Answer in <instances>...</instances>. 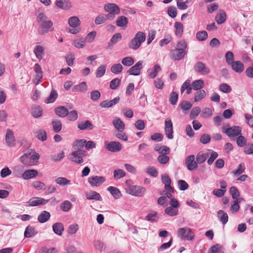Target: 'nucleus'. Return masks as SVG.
I'll use <instances>...</instances> for the list:
<instances>
[{
    "label": "nucleus",
    "mask_w": 253,
    "mask_h": 253,
    "mask_svg": "<svg viewBox=\"0 0 253 253\" xmlns=\"http://www.w3.org/2000/svg\"><path fill=\"white\" fill-rule=\"evenodd\" d=\"M37 20L39 25L38 33L40 35H43L49 31H53V22L48 20L47 16L43 13L39 14Z\"/></svg>",
    "instance_id": "1"
},
{
    "label": "nucleus",
    "mask_w": 253,
    "mask_h": 253,
    "mask_svg": "<svg viewBox=\"0 0 253 253\" xmlns=\"http://www.w3.org/2000/svg\"><path fill=\"white\" fill-rule=\"evenodd\" d=\"M145 39L146 36L143 32H137L135 37L129 42V48L133 50L137 49L140 46L141 43L145 41Z\"/></svg>",
    "instance_id": "2"
},
{
    "label": "nucleus",
    "mask_w": 253,
    "mask_h": 253,
    "mask_svg": "<svg viewBox=\"0 0 253 253\" xmlns=\"http://www.w3.org/2000/svg\"><path fill=\"white\" fill-rule=\"evenodd\" d=\"M104 10L108 12L107 16H109L110 19L112 20L116 16L120 13V7L115 3H108L104 5Z\"/></svg>",
    "instance_id": "3"
},
{
    "label": "nucleus",
    "mask_w": 253,
    "mask_h": 253,
    "mask_svg": "<svg viewBox=\"0 0 253 253\" xmlns=\"http://www.w3.org/2000/svg\"><path fill=\"white\" fill-rule=\"evenodd\" d=\"M22 167L17 166L15 167L14 169V173L17 177H22L24 179H29L36 177L38 174V171L35 169H29L25 170L21 175L20 170L21 169Z\"/></svg>",
    "instance_id": "4"
},
{
    "label": "nucleus",
    "mask_w": 253,
    "mask_h": 253,
    "mask_svg": "<svg viewBox=\"0 0 253 253\" xmlns=\"http://www.w3.org/2000/svg\"><path fill=\"white\" fill-rule=\"evenodd\" d=\"M177 236L182 240L192 241L195 237V234L188 227L180 228L177 230Z\"/></svg>",
    "instance_id": "5"
},
{
    "label": "nucleus",
    "mask_w": 253,
    "mask_h": 253,
    "mask_svg": "<svg viewBox=\"0 0 253 253\" xmlns=\"http://www.w3.org/2000/svg\"><path fill=\"white\" fill-rule=\"evenodd\" d=\"M242 128L239 126L230 127L229 125L222 127V131L228 137L233 138L241 134Z\"/></svg>",
    "instance_id": "6"
},
{
    "label": "nucleus",
    "mask_w": 253,
    "mask_h": 253,
    "mask_svg": "<svg viewBox=\"0 0 253 253\" xmlns=\"http://www.w3.org/2000/svg\"><path fill=\"white\" fill-rule=\"evenodd\" d=\"M144 187L138 185H129L126 189V193L133 196L142 197L145 192Z\"/></svg>",
    "instance_id": "7"
},
{
    "label": "nucleus",
    "mask_w": 253,
    "mask_h": 253,
    "mask_svg": "<svg viewBox=\"0 0 253 253\" xmlns=\"http://www.w3.org/2000/svg\"><path fill=\"white\" fill-rule=\"evenodd\" d=\"M81 21L77 16H72L68 19V24L69 26L72 27V29L69 30V32L73 34H77L81 31V28L79 27Z\"/></svg>",
    "instance_id": "8"
},
{
    "label": "nucleus",
    "mask_w": 253,
    "mask_h": 253,
    "mask_svg": "<svg viewBox=\"0 0 253 253\" xmlns=\"http://www.w3.org/2000/svg\"><path fill=\"white\" fill-rule=\"evenodd\" d=\"M195 72L202 75H208L210 73V69L202 62H197L194 66Z\"/></svg>",
    "instance_id": "9"
},
{
    "label": "nucleus",
    "mask_w": 253,
    "mask_h": 253,
    "mask_svg": "<svg viewBox=\"0 0 253 253\" xmlns=\"http://www.w3.org/2000/svg\"><path fill=\"white\" fill-rule=\"evenodd\" d=\"M186 54V51H182L176 48L170 50L169 56L173 61H178L183 59Z\"/></svg>",
    "instance_id": "10"
},
{
    "label": "nucleus",
    "mask_w": 253,
    "mask_h": 253,
    "mask_svg": "<svg viewBox=\"0 0 253 253\" xmlns=\"http://www.w3.org/2000/svg\"><path fill=\"white\" fill-rule=\"evenodd\" d=\"M48 202V200L40 197H33L27 202V206L29 207H35L43 205Z\"/></svg>",
    "instance_id": "11"
},
{
    "label": "nucleus",
    "mask_w": 253,
    "mask_h": 253,
    "mask_svg": "<svg viewBox=\"0 0 253 253\" xmlns=\"http://www.w3.org/2000/svg\"><path fill=\"white\" fill-rule=\"evenodd\" d=\"M105 181L106 178L104 176L95 175L89 177L88 178V183L92 186H99Z\"/></svg>",
    "instance_id": "12"
},
{
    "label": "nucleus",
    "mask_w": 253,
    "mask_h": 253,
    "mask_svg": "<svg viewBox=\"0 0 253 253\" xmlns=\"http://www.w3.org/2000/svg\"><path fill=\"white\" fill-rule=\"evenodd\" d=\"M105 146L106 149L112 152H119L122 149V144L118 141L106 142Z\"/></svg>",
    "instance_id": "13"
},
{
    "label": "nucleus",
    "mask_w": 253,
    "mask_h": 253,
    "mask_svg": "<svg viewBox=\"0 0 253 253\" xmlns=\"http://www.w3.org/2000/svg\"><path fill=\"white\" fill-rule=\"evenodd\" d=\"M165 132L167 137L171 139L173 138V125L171 121L169 119H166L165 122Z\"/></svg>",
    "instance_id": "14"
},
{
    "label": "nucleus",
    "mask_w": 253,
    "mask_h": 253,
    "mask_svg": "<svg viewBox=\"0 0 253 253\" xmlns=\"http://www.w3.org/2000/svg\"><path fill=\"white\" fill-rule=\"evenodd\" d=\"M5 142L10 147H14L16 145L14 135L12 131L8 129L5 135Z\"/></svg>",
    "instance_id": "15"
},
{
    "label": "nucleus",
    "mask_w": 253,
    "mask_h": 253,
    "mask_svg": "<svg viewBox=\"0 0 253 253\" xmlns=\"http://www.w3.org/2000/svg\"><path fill=\"white\" fill-rule=\"evenodd\" d=\"M185 164L189 170H192L198 167L197 162L195 161V156L191 155L187 157Z\"/></svg>",
    "instance_id": "16"
},
{
    "label": "nucleus",
    "mask_w": 253,
    "mask_h": 253,
    "mask_svg": "<svg viewBox=\"0 0 253 253\" xmlns=\"http://www.w3.org/2000/svg\"><path fill=\"white\" fill-rule=\"evenodd\" d=\"M142 61H139L129 69L127 71V73H128L130 75H139L142 68Z\"/></svg>",
    "instance_id": "17"
},
{
    "label": "nucleus",
    "mask_w": 253,
    "mask_h": 253,
    "mask_svg": "<svg viewBox=\"0 0 253 253\" xmlns=\"http://www.w3.org/2000/svg\"><path fill=\"white\" fill-rule=\"evenodd\" d=\"M78 127L80 130H92L93 128V125L92 123L88 120H86L84 122H81L79 123L78 125Z\"/></svg>",
    "instance_id": "18"
},
{
    "label": "nucleus",
    "mask_w": 253,
    "mask_h": 253,
    "mask_svg": "<svg viewBox=\"0 0 253 253\" xmlns=\"http://www.w3.org/2000/svg\"><path fill=\"white\" fill-rule=\"evenodd\" d=\"M52 229L55 234L61 236L64 230V225L61 222H56L52 225Z\"/></svg>",
    "instance_id": "19"
},
{
    "label": "nucleus",
    "mask_w": 253,
    "mask_h": 253,
    "mask_svg": "<svg viewBox=\"0 0 253 253\" xmlns=\"http://www.w3.org/2000/svg\"><path fill=\"white\" fill-rule=\"evenodd\" d=\"M112 123L115 128L119 131H123L125 129V124L120 118H116Z\"/></svg>",
    "instance_id": "20"
},
{
    "label": "nucleus",
    "mask_w": 253,
    "mask_h": 253,
    "mask_svg": "<svg viewBox=\"0 0 253 253\" xmlns=\"http://www.w3.org/2000/svg\"><path fill=\"white\" fill-rule=\"evenodd\" d=\"M226 17L225 11L222 9H220L215 18V20L218 24H221L225 21Z\"/></svg>",
    "instance_id": "21"
},
{
    "label": "nucleus",
    "mask_w": 253,
    "mask_h": 253,
    "mask_svg": "<svg viewBox=\"0 0 253 253\" xmlns=\"http://www.w3.org/2000/svg\"><path fill=\"white\" fill-rule=\"evenodd\" d=\"M233 70L237 73H241L243 71L244 69V64L239 61H234L230 64Z\"/></svg>",
    "instance_id": "22"
},
{
    "label": "nucleus",
    "mask_w": 253,
    "mask_h": 253,
    "mask_svg": "<svg viewBox=\"0 0 253 253\" xmlns=\"http://www.w3.org/2000/svg\"><path fill=\"white\" fill-rule=\"evenodd\" d=\"M87 89L86 83L83 82L81 83L75 85L72 89L73 92H85Z\"/></svg>",
    "instance_id": "23"
},
{
    "label": "nucleus",
    "mask_w": 253,
    "mask_h": 253,
    "mask_svg": "<svg viewBox=\"0 0 253 253\" xmlns=\"http://www.w3.org/2000/svg\"><path fill=\"white\" fill-rule=\"evenodd\" d=\"M55 114L59 117L64 118L68 114V109L64 106H59L54 110Z\"/></svg>",
    "instance_id": "24"
},
{
    "label": "nucleus",
    "mask_w": 253,
    "mask_h": 253,
    "mask_svg": "<svg viewBox=\"0 0 253 253\" xmlns=\"http://www.w3.org/2000/svg\"><path fill=\"white\" fill-rule=\"evenodd\" d=\"M20 161L24 165L28 166H34L36 165V163L34 162V161L31 159L30 156L26 154L20 157Z\"/></svg>",
    "instance_id": "25"
},
{
    "label": "nucleus",
    "mask_w": 253,
    "mask_h": 253,
    "mask_svg": "<svg viewBox=\"0 0 253 253\" xmlns=\"http://www.w3.org/2000/svg\"><path fill=\"white\" fill-rule=\"evenodd\" d=\"M217 216L223 225H225L228 221V214L222 210H219L217 211Z\"/></svg>",
    "instance_id": "26"
},
{
    "label": "nucleus",
    "mask_w": 253,
    "mask_h": 253,
    "mask_svg": "<svg viewBox=\"0 0 253 253\" xmlns=\"http://www.w3.org/2000/svg\"><path fill=\"white\" fill-rule=\"evenodd\" d=\"M38 232L34 227L31 226H28L24 232V236L26 238H31L37 234Z\"/></svg>",
    "instance_id": "27"
},
{
    "label": "nucleus",
    "mask_w": 253,
    "mask_h": 253,
    "mask_svg": "<svg viewBox=\"0 0 253 253\" xmlns=\"http://www.w3.org/2000/svg\"><path fill=\"white\" fill-rule=\"evenodd\" d=\"M85 197L88 200H94L100 201L101 200L100 195L94 191H91L85 194Z\"/></svg>",
    "instance_id": "28"
},
{
    "label": "nucleus",
    "mask_w": 253,
    "mask_h": 253,
    "mask_svg": "<svg viewBox=\"0 0 253 253\" xmlns=\"http://www.w3.org/2000/svg\"><path fill=\"white\" fill-rule=\"evenodd\" d=\"M107 190L110 192V193L116 199H120L122 197L121 191L117 187L114 186H110L107 188Z\"/></svg>",
    "instance_id": "29"
},
{
    "label": "nucleus",
    "mask_w": 253,
    "mask_h": 253,
    "mask_svg": "<svg viewBox=\"0 0 253 253\" xmlns=\"http://www.w3.org/2000/svg\"><path fill=\"white\" fill-rule=\"evenodd\" d=\"M108 20H111L109 16H107V14H102L99 15L96 17L95 23L96 25H100L106 23Z\"/></svg>",
    "instance_id": "30"
},
{
    "label": "nucleus",
    "mask_w": 253,
    "mask_h": 253,
    "mask_svg": "<svg viewBox=\"0 0 253 253\" xmlns=\"http://www.w3.org/2000/svg\"><path fill=\"white\" fill-rule=\"evenodd\" d=\"M34 52L36 57L38 59L41 60L43 57L44 48L41 45H37L34 48Z\"/></svg>",
    "instance_id": "31"
},
{
    "label": "nucleus",
    "mask_w": 253,
    "mask_h": 253,
    "mask_svg": "<svg viewBox=\"0 0 253 253\" xmlns=\"http://www.w3.org/2000/svg\"><path fill=\"white\" fill-rule=\"evenodd\" d=\"M50 214L47 211H42L38 216V220L40 223L46 222L50 218Z\"/></svg>",
    "instance_id": "32"
},
{
    "label": "nucleus",
    "mask_w": 253,
    "mask_h": 253,
    "mask_svg": "<svg viewBox=\"0 0 253 253\" xmlns=\"http://www.w3.org/2000/svg\"><path fill=\"white\" fill-rule=\"evenodd\" d=\"M161 70V68L159 65H155L154 69H149L148 70V76L151 79L155 78L159 72Z\"/></svg>",
    "instance_id": "33"
},
{
    "label": "nucleus",
    "mask_w": 253,
    "mask_h": 253,
    "mask_svg": "<svg viewBox=\"0 0 253 253\" xmlns=\"http://www.w3.org/2000/svg\"><path fill=\"white\" fill-rule=\"evenodd\" d=\"M56 5L57 7L64 9H68L71 7L70 3L66 0H56Z\"/></svg>",
    "instance_id": "34"
},
{
    "label": "nucleus",
    "mask_w": 253,
    "mask_h": 253,
    "mask_svg": "<svg viewBox=\"0 0 253 253\" xmlns=\"http://www.w3.org/2000/svg\"><path fill=\"white\" fill-rule=\"evenodd\" d=\"M42 107L39 106H34L32 108V115L36 118L40 117L42 115Z\"/></svg>",
    "instance_id": "35"
},
{
    "label": "nucleus",
    "mask_w": 253,
    "mask_h": 253,
    "mask_svg": "<svg viewBox=\"0 0 253 253\" xmlns=\"http://www.w3.org/2000/svg\"><path fill=\"white\" fill-rule=\"evenodd\" d=\"M128 19L124 16H119L116 20V23L117 26L120 27H126L128 24Z\"/></svg>",
    "instance_id": "36"
},
{
    "label": "nucleus",
    "mask_w": 253,
    "mask_h": 253,
    "mask_svg": "<svg viewBox=\"0 0 253 253\" xmlns=\"http://www.w3.org/2000/svg\"><path fill=\"white\" fill-rule=\"evenodd\" d=\"M191 86L194 90H200L204 86V82L201 79L194 81L192 83Z\"/></svg>",
    "instance_id": "37"
},
{
    "label": "nucleus",
    "mask_w": 253,
    "mask_h": 253,
    "mask_svg": "<svg viewBox=\"0 0 253 253\" xmlns=\"http://www.w3.org/2000/svg\"><path fill=\"white\" fill-rule=\"evenodd\" d=\"M36 137L40 140L44 141L47 139L46 131L42 129H39L35 132Z\"/></svg>",
    "instance_id": "38"
},
{
    "label": "nucleus",
    "mask_w": 253,
    "mask_h": 253,
    "mask_svg": "<svg viewBox=\"0 0 253 253\" xmlns=\"http://www.w3.org/2000/svg\"><path fill=\"white\" fill-rule=\"evenodd\" d=\"M53 129L55 132H59L62 129V123L57 119H54L51 122Z\"/></svg>",
    "instance_id": "39"
},
{
    "label": "nucleus",
    "mask_w": 253,
    "mask_h": 253,
    "mask_svg": "<svg viewBox=\"0 0 253 253\" xmlns=\"http://www.w3.org/2000/svg\"><path fill=\"white\" fill-rule=\"evenodd\" d=\"M175 28V34L177 37H181L183 32V26L182 24L179 22H176L174 24Z\"/></svg>",
    "instance_id": "40"
},
{
    "label": "nucleus",
    "mask_w": 253,
    "mask_h": 253,
    "mask_svg": "<svg viewBox=\"0 0 253 253\" xmlns=\"http://www.w3.org/2000/svg\"><path fill=\"white\" fill-rule=\"evenodd\" d=\"M74 151L72 152L70 154V159L71 161L77 163L81 164L84 162L83 157L80 155L74 154Z\"/></svg>",
    "instance_id": "41"
},
{
    "label": "nucleus",
    "mask_w": 253,
    "mask_h": 253,
    "mask_svg": "<svg viewBox=\"0 0 253 253\" xmlns=\"http://www.w3.org/2000/svg\"><path fill=\"white\" fill-rule=\"evenodd\" d=\"M123 67L120 63L113 65L111 68V71L115 74H119L123 71Z\"/></svg>",
    "instance_id": "42"
},
{
    "label": "nucleus",
    "mask_w": 253,
    "mask_h": 253,
    "mask_svg": "<svg viewBox=\"0 0 253 253\" xmlns=\"http://www.w3.org/2000/svg\"><path fill=\"white\" fill-rule=\"evenodd\" d=\"M72 207L71 203L68 200H66L61 204L60 208L63 211L67 212L71 210Z\"/></svg>",
    "instance_id": "43"
},
{
    "label": "nucleus",
    "mask_w": 253,
    "mask_h": 253,
    "mask_svg": "<svg viewBox=\"0 0 253 253\" xmlns=\"http://www.w3.org/2000/svg\"><path fill=\"white\" fill-rule=\"evenodd\" d=\"M206 95V92L204 90L201 89L197 91L194 97V102H198L204 98Z\"/></svg>",
    "instance_id": "44"
},
{
    "label": "nucleus",
    "mask_w": 253,
    "mask_h": 253,
    "mask_svg": "<svg viewBox=\"0 0 253 253\" xmlns=\"http://www.w3.org/2000/svg\"><path fill=\"white\" fill-rule=\"evenodd\" d=\"M58 96V93L55 90H52L50 95L45 100L46 103H50L54 102Z\"/></svg>",
    "instance_id": "45"
},
{
    "label": "nucleus",
    "mask_w": 253,
    "mask_h": 253,
    "mask_svg": "<svg viewBox=\"0 0 253 253\" xmlns=\"http://www.w3.org/2000/svg\"><path fill=\"white\" fill-rule=\"evenodd\" d=\"M114 178L119 179L126 175V172L122 169H116L113 171Z\"/></svg>",
    "instance_id": "46"
},
{
    "label": "nucleus",
    "mask_w": 253,
    "mask_h": 253,
    "mask_svg": "<svg viewBox=\"0 0 253 253\" xmlns=\"http://www.w3.org/2000/svg\"><path fill=\"white\" fill-rule=\"evenodd\" d=\"M55 182L61 186H65L71 184L70 180L67 179L66 178L59 177L55 179Z\"/></svg>",
    "instance_id": "47"
},
{
    "label": "nucleus",
    "mask_w": 253,
    "mask_h": 253,
    "mask_svg": "<svg viewBox=\"0 0 253 253\" xmlns=\"http://www.w3.org/2000/svg\"><path fill=\"white\" fill-rule=\"evenodd\" d=\"M145 219L150 222H157L159 219L157 212L156 211H153L152 212L148 214L145 217Z\"/></svg>",
    "instance_id": "48"
},
{
    "label": "nucleus",
    "mask_w": 253,
    "mask_h": 253,
    "mask_svg": "<svg viewBox=\"0 0 253 253\" xmlns=\"http://www.w3.org/2000/svg\"><path fill=\"white\" fill-rule=\"evenodd\" d=\"M134 62L133 58L130 56L125 57L122 60V64L125 66H131L134 64Z\"/></svg>",
    "instance_id": "49"
},
{
    "label": "nucleus",
    "mask_w": 253,
    "mask_h": 253,
    "mask_svg": "<svg viewBox=\"0 0 253 253\" xmlns=\"http://www.w3.org/2000/svg\"><path fill=\"white\" fill-rule=\"evenodd\" d=\"M106 66L101 65L98 67L96 71L95 75L97 78L102 77L105 73Z\"/></svg>",
    "instance_id": "50"
},
{
    "label": "nucleus",
    "mask_w": 253,
    "mask_h": 253,
    "mask_svg": "<svg viewBox=\"0 0 253 253\" xmlns=\"http://www.w3.org/2000/svg\"><path fill=\"white\" fill-rule=\"evenodd\" d=\"M208 37V33L205 31H202L197 33L196 38L199 41H204Z\"/></svg>",
    "instance_id": "51"
},
{
    "label": "nucleus",
    "mask_w": 253,
    "mask_h": 253,
    "mask_svg": "<svg viewBox=\"0 0 253 253\" xmlns=\"http://www.w3.org/2000/svg\"><path fill=\"white\" fill-rule=\"evenodd\" d=\"M245 170V166L243 163L240 164L237 169L231 171L235 176L239 175L244 172Z\"/></svg>",
    "instance_id": "52"
},
{
    "label": "nucleus",
    "mask_w": 253,
    "mask_h": 253,
    "mask_svg": "<svg viewBox=\"0 0 253 253\" xmlns=\"http://www.w3.org/2000/svg\"><path fill=\"white\" fill-rule=\"evenodd\" d=\"M58 250L56 248H48L46 246L42 247L39 253H57Z\"/></svg>",
    "instance_id": "53"
},
{
    "label": "nucleus",
    "mask_w": 253,
    "mask_h": 253,
    "mask_svg": "<svg viewBox=\"0 0 253 253\" xmlns=\"http://www.w3.org/2000/svg\"><path fill=\"white\" fill-rule=\"evenodd\" d=\"M165 211L168 215L171 216H175L178 214V210L170 206L167 207Z\"/></svg>",
    "instance_id": "54"
},
{
    "label": "nucleus",
    "mask_w": 253,
    "mask_h": 253,
    "mask_svg": "<svg viewBox=\"0 0 253 253\" xmlns=\"http://www.w3.org/2000/svg\"><path fill=\"white\" fill-rule=\"evenodd\" d=\"M208 253H223L222 247L219 244L212 246Z\"/></svg>",
    "instance_id": "55"
},
{
    "label": "nucleus",
    "mask_w": 253,
    "mask_h": 253,
    "mask_svg": "<svg viewBox=\"0 0 253 253\" xmlns=\"http://www.w3.org/2000/svg\"><path fill=\"white\" fill-rule=\"evenodd\" d=\"M74 45L78 48H82L85 45V42L83 39H77L74 41Z\"/></svg>",
    "instance_id": "56"
},
{
    "label": "nucleus",
    "mask_w": 253,
    "mask_h": 253,
    "mask_svg": "<svg viewBox=\"0 0 253 253\" xmlns=\"http://www.w3.org/2000/svg\"><path fill=\"white\" fill-rule=\"evenodd\" d=\"M236 143L238 146L242 147L246 145L247 140L244 136L240 134L236 139Z\"/></svg>",
    "instance_id": "57"
},
{
    "label": "nucleus",
    "mask_w": 253,
    "mask_h": 253,
    "mask_svg": "<svg viewBox=\"0 0 253 253\" xmlns=\"http://www.w3.org/2000/svg\"><path fill=\"white\" fill-rule=\"evenodd\" d=\"M178 98V94L174 91H172L169 95V101L171 105H175L177 103Z\"/></svg>",
    "instance_id": "58"
},
{
    "label": "nucleus",
    "mask_w": 253,
    "mask_h": 253,
    "mask_svg": "<svg viewBox=\"0 0 253 253\" xmlns=\"http://www.w3.org/2000/svg\"><path fill=\"white\" fill-rule=\"evenodd\" d=\"M219 89L220 91L224 93H228L231 91V87L227 84L222 83L220 84Z\"/></svg>",
    "instance_id": "59"
},
{
    "label": "nucleus",
    "mask_w": 253,
    "mask_h": 253,
    "mask_svg": "<svg viewBox=\"0 0 253 253\" xmlns=\"http://www.w3.org/2000/svg\"><path fill=\"white\" fill-rule=\"evenodd\" d=\"M201 112V109L199 107H195L192 108L190 114L191 119H195Z\"/></svg>",
    "instance_id": "60"
},
{
    "label": "nucleus",
    "mask_w": 253,
    "mask_h": 253,
    "mask_svg": "<svg viewBox=\"0 0 253 253\" xmlns=\"http://www.w3.org/2000/svg\"><path fill=\"white\" fill-rule=\"evenodd\" d=\"M86 143V141L85 139L77 140L74 142L73 147L78 149L83 148Z\"/></svg>",
    "instance_id": "61"
},
{
    "label": "nucleus",
    "mask_w": 253,
    "mask_h": 253,
    "mask_svg": "<svg viewBox=\"0 0 253 253\" xmlns=\"http://www.w3.org/2000/svg\"><path fill=\"white\" fill-rule=\"evenodd\" d=\"M121 83V80L119 78H115L112 80L110 83V87L112 89H116Z\"/></svg>",
    "instance_id": "62"
},
{
    "label": "nucleus",
    "mask_w": 253,
    "mask_h": 253,
    "mask_svg": "<svg viewBox=\"0 0 253 253\" xmlns=\"http://www.w3.org/2000/svg\"><path fill=\"white\" fill-rule=\"evenodd\" d=\"M65 59L67 65L72 66L73 65L75 60V56L73 53L67 54L65 57Z\"/></svg>",
    "instance_id": "63"
},
{
    "label": "nucleus",
    "mask_w": 253,
    "mask_h": 253,
    "mask_svg": "<svg viewBox=\"0 0 253 253\" xmlns=\"http://www.w3.org/2000/svg\"><path fill=\"white\" fill-rule=\"evenodd\" d=\"M96 35V32L95 31H92L89 33L85 37L84 41L87 42H92L95 39Z\"/></svg>",
    "instance_id": "64"
}]
</instances>
